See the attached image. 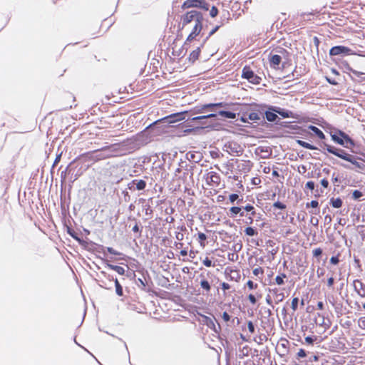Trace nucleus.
Here are the masks:
<instances>
[{
  "label": "nucleus",
  "instance_id": "nucleus-26",
  "mask_svg": "<svg viewBox=\"0 0 365 365\" xmlns=\"http://www.w3.org/2000/svg\"><path fill=\"white\" fill-rule=\"evenodd\" d=\"M180 166L181 168H183L185 169V172L183 173V175L185 176L186 175H188V173H190V178H192V175H193V168L194 166L193 165H188L187 164V163L185 161H182L181 160V162L180 163Z\"/></svg>",
  "mask_w": 365,
  "mask_h": 365
},
{
  "label": "nucleus",
  "instance_id": "nucleus-9",
  "mask_svg": "<svg viewBox=\"0 0 365 365\" xmlns=\"http://www.w3.org/2000/svg\"><path fill=\"white\" fill-rule=\"evenodd\" d=\"M188 111L191 112L192 115H205L208 113V112L213 111V109L212 108L211 103H209L197 105Z\"/></svg>",
  "mask_w": 365,
  "mask_h": 365
},
{
  "label": "nucleus",
  "instance_id": "nucleus-56",
  "mask_svg": "<svg viewBox=\"0 0 365 365\" xmlns=\"http://www.w3.org/2000/svg\"><path fill=\"white\" fill-rule=\"evenodd\" d=\"M124 275L130 280H135L136 277V274L133 270L125 271Z\"/></svg>",
  "mask_w": 365,
  "mask_h": 365
},
{
  "label": "nucleus",
  "instance_id": "nucleus-10",
  "mask_svg": "<svg viewBox=\"0 0 365 365\" xmlns=\"http://www.w3.org/2000/svg\"><path fill=\"white\" fill-rule=\"evenodd\" d=\"M350 163L352 165H354L358 170H356V172H362L365 171V164L363 162H365L361 157L357 155H351L349 160L346 161Z\"/></svg>",
  "mask_w": 365,
  "mask_h": 365
},
{
  "label": "nucleus",
  "instance_id": "nucleus-59",
  "mask_svg": "<svg viewBox=\"0 0 365 365\" xmlns=\"http://www.w3.org/2000/svg\"><path fill=\"white\" fill-rule=\"evenodd\" d=\"M323 250L322 248L318 247L312 251L313 256L314 257H320L322 255Z\"/></svg>",
  "mask_w": 365,
  "mask_h": 365
},
{
  "label": "nucleus",
  "instance_id": "nucleus-20",
  "mask_svg": "<svg viewBox=\"0 0 365 365\" xmlns=\"http://www.w3.org/2000/svg\"><path fill=\"white\" fill-rule=\"evenodd\" d=\"M203 48V46H197L196 49L193 50L189 55L187 58V61L190 63L193 64L199 58L201 48Z\"/></svg>",
  "mask_w": 365,
  "mask_h": 365
},
{
  "label": "nucleus",
  "instance_id": "nucleus-25",
  "mask_svg": "<svg viewBox=\"0 0 365 365\" xmlns=\"http://www.w3.org/2000/svg\"><path fill=\"white\" fill-rule=\"evenodd\" d=\"M307 128H308V130H309L312 132H313V133L317 137H318L320 140H324L326 138V136H325L324 133L319 128H317V126L313 125H309L307 127Z\"/></svg>",
  "mask_w": 365,
  "mask_h": 365
},
{
  "label": "nucleus",
  "instance_id": "nucleus-38",
  "mask_svg": "<svg viewBox=\"0 0 365 365\" xmlns=\"http://www.w3.org/2000/svg\"><path fill=\"white\" fill-rule=\"evenodd\" d=\"M135 189L137 190H144L146 187V182L144 180L135 179Z\"/></svg>",
  "mask_w": 365,
  "mask_h": 365
},
{
  "label": "nucleus",
  "instance_id": "nucleus-32",
  "mask_svg": "<svg viewBox=\"0 0 365 365\" xmlns=\"http://www.w3.org/2000/svg\"><path fill=\"white\" fill-rule=\"evenodd\" d=\"M329 204L334 208H340L342 207L343 200L339 197L336 198L331 197L329 200Z\"/></svg>",
  "mask_w": 365,
  "mask_h": 365
},
{
  "label": "nucleus",
  "instance_id": "nucleus-12",
  "mask_svg": "<svg viewBox=\"0 0 365 365\" xmlns=\"http://www.w3.org/2000/svg\"><path fill=\"white\" fill-rule=\"evenodd\" d=\"M101 274L110 282L113 281L115 284V293L118 296H123V289L117 278H114L112 275L107 274L105 271H101Z\"/></svg>",
  "mask_w": 365,
  "mask_h": 365
},
{
  "label": "nucleus",
  "instance_id": "nucleus-14",
  "mask_svg": "<svg viewBox=\"0 0 365 365\" xmlns=\"http://www.w3.org/2000/svg\"><path fill=\"white\" fill-rule=\"evenodd\" d=\"M347 70L351 73L350 76L353 81H355L358 83L365 81V73L354 70L349 66H347Z\"/></svg>",
  "mask_w": 365,
  "mask_h": 365
},
{
  "label": "nucleus",
  "instance_id": "nucleus-17",
  "mask_svg": "<svg viewBox=\"0 0 365 365\" xmlns=\"http://www.w3.org/2000/svg\"><path fill=\"white\" fill-rule=\"evenodd\" d=\"M281 126L289 128L291 130H293L292 132V133H294V134L304 135L305 133H309L308 130L303 129L302 128H301L300 126H299L297 125H289L288 122H287V123H283Z\"/></svg>",
  "mask_w": 365,
  "mask_h": 365
},
{
  "label": "nucleus",
  "instance_id": "nucleus-37",
  "mask_svg": "<svg viewBox=\"0 0 365 365\" xmlns=\"http://www.w3.org/2000/svg\"><path fill=\"white\" fill-rule=\"evenodd\" d=\"M242 210L240 206H232L230 208V214L229 216L232 218H235L237 217L238 213Z\"/></svg>",
  "mask_w": 365,
  "mask_h": 365
},
{
  "label": "nucleus",
  "instance_id": "nucleus-58",
  "mask_svg": "<svg viewBox=\"0 0 365 365\" xmlns=\"http://www.w3.org/2000/svg\"><path fill=\"white\" fill-rule=\"evenodd\" d=\"M209 175L211 180L214 182H217L220 180L219 175L215 172H210Z\"/></svg>",
  "mask_w": 365,
  "mask_h": 365
},
{
  "label": "nucleus",
  "instance_id": "nucleus-64",
  "mask_svg": "<svg viewBox=\"0 0 365 365\" xmlns=\"http://www.w3.org/2000/svg\"><path fill=\"white\" fill-rule=\"evenodd\" d=\"M202 264L207 267H210L213 266L212 260L208 257H206L203 259Z\"/></svg>",
  "mask_w": 365,
  "mask_h": 365
},
{
  "label": "nucleus",
  "instance_id": "nucleus-44",
  "mask_svg": "<svg viewBox=\"0 0 365 365\" xmlns=\"http://www.w3.org/2000/svg\"><path fill=\"white\" fill-rule=\"evenodd\" d=\"M75 163V160H73L71 163H69V165L66 167V170L64 171H62L61 173V178H66V173H71L72 172V166Z\"/></svg>",
  "mask_w": 365,
  "mask_h": 365
},
{
  "label": "nucleus",
  "instance_id": "nucleus-54",
  "mask_svg": "<svg viewBox=\"0 0 365 365\" xmlns=\"http://www.w3.org/2000/svg\"><path fill=\"white\" fill-rule=\"evenodd\" d=\"M306 207H312L313 209H317L319 207V202L317 200H312L309 202L306 203Z\"/></svg>",
  "mask_w": 365,
  "mask_h": 365
},
{
  "label": "nucleus",
  "instance_id": "nucleus-30",
  "mask_svg": "<svg viewBox=\"0 0 365 365\" xmlns=\"http://www.w3.org/2000/svg\"><path fill=\"white\" fill-rule=\"evenodd\" d=\"M229 201L232 204L236 202L237 205H240L244 202V200L243 197H240L237 193H232L229 195Z\"/></svg>",
  "mask_w": 365,
  "mask_h": 365
},
{
  "label": "nucleus",
  "instance_id": "nucleus-11",
  "mask_svg": "<svg viewBox=\"0 0 365 365\" xmlns=\"http://www.w3.org/2000/svg\"><path fill=\"white\" fill-rule=\"evenodd\" d=\"M277 108L275 106H268L267 109L265 110L264 115H262L263 120L266 119L267 121L272 123L273 121L278 120L277 113L274 111Z\"/></svg>",
  "mask_w": 365,
  "mask_h": 365
},
{
  "label": "nucleus",
  "instance_id": "nucleus-1",
  "mask_svg": "<svg viewBox=\"0 0 365 365\" xmlns=\"http://www.w3.org/2000/svg\"><path fill=\"white\" fill-rule=\"evenodd\" d=\"M186 118V121L182 123V128H185V133H192L196 130L203 128L215 129L216 124L211 121H207L205 115L197 114L192 115L190 111Z\"/></svg>",
  "mask_w": 365,
  "mask_h": 365
},
{
  "label": "nucleus",
  "instance_id": "nucleus-8",
  "mask_svg": "<svg viewBox=\"0 0 365 365\" xmlns=\"http://www.w3.org/2000/svg\"><path fill=\"white\" fill-rule=\"evenodd\" d=\"M224 148H225V151L232 155L240 156L242 153L241 145L234 141L225 143Z\"/></svg>",
  "mask_w": 365,
  "mask_h": 365
},
{
  "label": "nucleus",
  "instance_id": "nucleus-28",
  "mask_svg": "<svg viewBox=\"0 0 365 365\" xmlns=\"http://www.w3.org/2000/svg\"><path fill=\"white\" fill-rule=\"evenodd\" d=\"M80 245H81L84 249L90 251V250H93V248H91L90 247L91 246H97L98 247L103 250L104 249V247L101 245H98L95 242H93V241H86L83 240V243H78Z\"/></svg>",
  "mask_w": 365,
  "mask_h": 365
},
{
  "label": "nucleus",
  "instance_id": "nucleus-23",
  "mask_svg": "<svg viewBox=\"0 0 365 365\" xmlns=\"http://www.w3.org/2000/svg\"><path fill=\"white\" fill-rule=\"evenodd\" d=\"M202 0H185L181 8L182 9H187L190 8H198V5L200 4Z\"/></svg>",
  "mask_w": 365,
  "mask_h": 365
},
{
  "label": "nucleus",
  "instance_id": "nucleus-51",
  "mask_svg": "<svg viewBox=\"0 0 365 365\" xmlns=\"http://www.w3.org/2000/svg\"><path fill=\"white\" fill-rule=\"evenodd\" d=\"M272 207L274 209H278V210H285L287 208V205L284 203H283L279 200L274 202L272 205Z\"/></svg>",
  "mask_w": 365,
  "mask_h": 365
},
{
  "label": "nucleus",
  "instance_id": "nucleus-2",
  "mask_svg": "<svg viewBox=\"0 0 365 365\" xmlns=\"http://www.w3.org/2000/svg\"><path fill=\"white\" fill-rule=\"evenodd\" d=\"M188 114L189 112H187V110L171 113L152 123L146 128V129L153 128L160 124H163V126H174L173 124L177 122L182 120L186 121Z\"/></svg>",
  "mask_w": 365,
  "mask_h": 365
},
{
  "label": "nucleus",
  "instance_id": "nucleus-53",
  "mask_svg": "<svg viewBox=\"0 0 365 365\" xmlns=\"http://www.w3.org/2000/svg\"><path fill=\"white\" fill-rule=\"evenodd\" d=\"M197 239H198V241L200 243V245L204 246L205 245L204 242L207 240V235L203 232H199L197 233Z\"/></svg>",
  "mask_w": 365,
  "mask_h": 365
},
{
  "label": "nucleus",
  "instance_id": "nucleus-15",
  "mask_svg": "<svg viewBox=\"0 0 365 365\" xmlns=\"http://www.w3.org/2000/svg\"><path fill=\"white\" fill-rule=\"evenodd\" d=\"M277 113L278 115H280L282 118H297L298 115L293 113L292 111L277 106L276 110H274Z\"/></svg>",
  "mask_w": 365,
  "mask_h": 365
},
{
  "label": "nucleus",
  "instance_id": "nucleus-6",
  "mask_svg": "<svg viewBox=\"0 0 365 365\" xmlns=\"http://www.w3.org/2000/svg\"><path fill=\"white\" fill-rule=\"evenodd\" d=\"M329 54L331 58L335 56L344 57L353 54V51L347 46L338 45L332 46L329 50Z\"/></svg>",
  "mask_w": 365,
  "mask_h": 365
},
{
  "label": "nucleus",
  "instance_id": "nucleus-3",
  "mask_svg": "<svg viewBox=\"0 0 365 365\" xmlns=\"http://www.w3.org/2000/svg\"><path fill=\"white\" fill-rule=\"evenodd\" d=\"M330 135L335 143L344 148H350L356 145L355 141L341 130L336 129L335 132L330 133Z\"/></svg>",
  "mask_w": 365,
  "mask_h": 365
},
{
  "label": "nucleus",
  "instance_id": "nucleus-31",
  "mask_svg": "<svg viewBox=\"0 0 365 365\" xmlns=\"http://www.w3.org/2000/svg\"><path fill=\"white\" fill-rule=\"evenodd\" d=\"M66 232L73 240L78 243H83V239L81 238L70 227H67Z\"/></svg>",
  "mask_w": 365,
  "mask_h": 365
},
{
  "label": "nucleus",
  "instance_id": "nucleus-55",
  "mask_svg": "<svg viewBox=\"0 0 365 365\" xmlns=\"http://www.w3.org/2000/svg\"><path fill=\"white\" fill-rule=\"evenodd\" d=\"M317 339V336H307L304 338L305 343L309 345H312L314 342Z\"/></svg>",
  "mask_w": 365,
  "mask_h": 365
},
{
  "label": "nucleus",
  "instance_id": "nucleus-40",
  "mask_svg": "<svg viewBox=\"0 0 365 365\" xmlns=\"http://www.w3.org/2000/svg\"><path fill=\"white\" fill-rule=\"evenodd\" d=\"M250 120L257 122L261 120V115L257 112H250L247 114Z\"/></svg>",
  "mask_w": 365,
  "mask_h": 365
},
{
  "label": "nucleus",
  "instance_id": "nucleus-13",
  "mask_svg": "<svg viewBox=\"0 0 365 365\" xmlns=\"http://www.w3.org/2000/svg\"><path fill=\"white\" fill-rule=\"evenodd\" d=\"M202 322L206 325L208 328L212 329L215 333L219 334L221 331V327L220 324H217V326L215 325L214 320L204 314H201Z\"/></svg>",
  "mask_w": 365,
  "mask_h": 365
},
{
  "label": "nucleus",
  "instance_id": "nucleus-60",
  "mask_svg": "<svg viewBox=\"0 0 365 365\" xmlns=\"http://www.w3.org/2000/svg\"><path fill=\"white\" fill-rule=\"evenodd\" d=\"M218 12V9L215 6H212L210 11V15L212 18H215L217 16Z\"/></svg>",
  "mask_w": 365,
  "mask_h": 365
},
{
  "label": "nucleus",
  "instance_id": "nucleus-16",
  "mask_svg": "<svg viewBox=\"0 0 365 365\" xmlns=\"http://www.w3.org/2000/svg\"><path fill=\"white\" fill-rule=\"evenodd\" d=\"M354 291L361 297H365V284L359 279L353 282Z\"/></svg>",
  "mask_w": 365,
  "mask_h": 365
},
{
  "label": "nucleus",
  "instance_id": "nucleus-24",
  "mask_svg": "<svg viewBox=\"0 0 365 365\" xmlns=\"http://www.w3.org/2000/svg\"><path fill=\"white\" fill-rule=\"evenodd\" d=\"M217 113L221 117L226 118V119H236L237 114L236 113L232 112L230 110H219L217 111Z\"/></svg>",
  "mask_w": 365,
  "mask_h": 365
},
{
  "label": "nucleus",
  "instance_id": "nucleus-27",
  "mask_svg": "<svg viewBox=\"0 0 365 365\" xmlns=\"http://www.w3.org/2000/svg\"><path fill=\"white\" fill-rule=\"evenodd\" d=\"M201 280L200 284L202 289H203L207 293H209L211 290V285L207 279L205 278L202 274L200 275Z\"/></svg>",
  "mask_w": 365,
  "mask_h": 365
},
{
  "label": "nucleus",
  "instance_id": "nucleus-57",
  "mask_svg": "<svg viewBox=\"0 0 365 365\" xmlns=\"http://www.w3.org/2000/svg\"><path fill=\"white\" fill-rule=\"evenodd\" d=\"M299 298L298 297H294L292 300L291 303V308L293 309V311H296L298 309V304H299Z\"/></svg>",
  "mask_w": 365,
  "mask_h": 365
},
{
  "label": "nucleus",
  "instance_id": "nucleus-63",
  "mask_svg": "<svg viewBox=\"0 0 365 365\" xmlns=\"http://www.w3.org/2000/svg\"><path fill=\"white\" fill-rule=\"evenodd\" d=\"M325 79L329 84L332 86H336L339 84V82L335 78H333L331 77L326 76Z\"/></svg>",
  "mask_w": 365,
  "mask_h": 365
},
{
  "label": "nucleus",
  "instance_id": "nucleus-48",
  "mask_svg": "<svg viewBox=\"0 0 365 365\" xmlns=\"http://www.w3.org/2000/svg\"><path fill=\"white\" fill-rule=\"evenodd\" d=\"M240 207L247 212H250L251 215H255V207L251 204H247L245 206H240Z\"/></svg>",
  "mask_w": 365,
  "mask_h": 365
},
{
  "label": "nucleus",
  "instance_id": "nucleus-29",
  "mask_svg": "<svg viewBox=\"0 0 365 365\" xmlns=\"http://www.w3.org/2000/svg\"><path fill=\"white\" fill-rule=\"evenodd\" d=\"M275 51L277 53V55H281L284 60L288 61L290 58L291 53L285 48L282 47H277Z\"/></svg>",
  "mask_w": 365,
  "mask_h": 365
},
{
  "label": "nucleus",
  "instance_id": "nucleus-7",
  "mask_svg": "<svg viewBox=\"0 0 365 365\" xmlns=\"http://www.w3.org/2000/svg\"><path fill=\"white\" fill-rule=\"evenodd\" d=\"M202 14L196 10H191L187 11L184 15L181 16L182 26L179 25V29H183L184 27L192 21H195L198 16Z\"/></svg>",
  "mask_w": 365,
  "mask_h": 365
},
{
  "label": "nucleus",
  "instance_id": "nucleus-61",
  "mask_svg": "<svg viewBox=\"0 0 365 365\" xmlns=\"http://www.w3.org/2000/svg\"><path fill=\"white\" fill-rule=\"evenodd\" d=\"M199 9H202L205 11L209 10V4L207 3L205 0H202L200 4L198 5Z\"/></svg>",
  "mask_w": 365,
  "mask_h": 365
},
{
  "label": "nucleus",
  "instance_id": "nucleus-4",
  "mask_svg": "<svg viewBox=\"0 0 365 365\" xmlns=\"http://www.w3.org/2000/svg\"><path fill=\"white\" fill-rule=\"evenodd\" d=\"M319 145L321 148L320 150L322 153L326 154V150L327 153L332 154L345 161H347L349 157L351 155V154L348 153L345 150L331 145L324 141L319 143Z\"/></svg>",
  "mask_w": 365,
  "mask_h": 365
},
{
  "label": "nucleus",
  "instance_id": "nucleus-34",
  "mask_svg": "<svg viewBox=\"0 0 365 365\" xmlns=\"http://www.w3.org/2000/svg\"><path fill=\"white\" fill-rule=\"evenodd\" d=\"M251 349L247 346H243L242 349L239 350V354H237V357L240 359H244L245 356L249 355V351Z\"/></svg>",
  "mask_w": 365,
  "mask_h": 365
},
{
  "label": "nucleus",
  "instance_id": "nucleus-52",
  "mask_svg": "<svg viewBox=\"0 0 365 365\" xmlns=\"http://www.w3.org/2000/svg\"><path fill=\"white\" fill-rule=\"evenodd\" d=\"M105 249L110 255H122V253L119 252L118 251L114 250L113 247H104V249L103 250V252L104 255H106Z\"/></svg>",
  "mask_w": 365,
  "mask_h": 365
},
{
  "label": "nucleus",
  "instance_id": "nucleus-22",
  "mask_svg": "<svg viewBox=\"0 0 365 365\" xmlns=\"http://www.w3.org/2000/svg\"><path fill=\"white\" fill-rule=\"evenodd\" d=\"M185 158L189 161H192L194 163H198L201 160L202 156V154L197 152H188L185 155Z\"/></svg>",
  "mask_w": 365,
  "mask_h": 365
},
{
  "label": "nucleus",
  "instance_id": "nucleus-47",
  "mask_svg": "<svg viewBox=\"0 0 365 365\" xmlns=\"http://www.w3.org/2000/svg\"><path fill=\"white\" fill-rule=\"evenodd\" d=\"M276 297V303H279L284 299V295L283 292H279L277 289L272 290Z\"/></svg>",
  "mask_w": 365,
  "mask_h": 365
},
{
  "label": "nucleus",
  "instance_id": "nucleus-45",
  "mask_svg": "<svg viewBox=\"0 0 365 365\" xmlns=\"http://www.w3.org/2000/svg\"><path fill=\"white\" fill-rule=\"evenodd\" d=\"M200 34V32H199L198 31H197V28L196 29H192V31L190 33V34L187 36V41H192V40H194L196 36H197L199 34Z\"/></svg>",
  "mask_w": 365,
  "mask_h": 365
},
{
  "label": "nucleus",
  "instance_id": "nucleus-50",
  "mask_svg": "<svg viewBox=\"0 0 365 365\" xmlns=\"http://www.w3.org/2000/svg\"><path fill=\"white\" fill-rule=\"evenodd\" d=\"M364 196L363 192L359 190H354L352 192V198L354 200H360L361 197Z\"/></svg>",
  "mask_w": 365,
  "mask_h": 365
},
{
  "label": "nucleus",
  "instance_id": "nucleus-21",
  "mask_svg": "<svg viewBox=\"0 0 365 365\" xmlns=\"http://www.w3.org/2000/svg\"><path fill=\"white\" fill-rule=\"evenodd\" d=\"M282 56L281 55L273 54L269 56V64L270 66L273 68H277L279 67V64L282 63Z\"/></svg>",
  "mask_w": 365,
  "mask_h": 365
},
{
  "label": "nucleus",
  "instance_id": "nucleus-5",
  "mask_svg": "<svg viewBox=\"0 0 365 365\" xmlns=\"http://www.w3.org/2000/svg\"><path fill=\"white\" fill-rule=\"evenodd\" d=\"M241 76L255 85H259L262 81L261 77L258 76L248 66L242 68Z\"/></svg>",
  "mask_w": 365,
  "mask_h": 365
},
{
  "label": "nucleus",
  "instance_id": "nucleus-18",
  "mask_svg": "<svg viewBox=\"0 0 365 365\" xmlns=\"http://www.w3.org/2000/svg\"><path fill=\"white\" fill-rule=\"evenodd\" d=\"M101 260H103L106 263V267L109 268L110 269H112L113 271H115L118 274L120 275H124L125 272V269L120 266L112 264L108 262L107 259H105L101 257H98Z\"/></svg>",
  "mask_w": 365,
  "mask_h": 365
},
{
  "label": "nucleus",
  "instance_id": "nucleus-43",
  "mask_svg": "<svg viewBox=\"0 0 365 365\" xmlns=\"http://www.w3.org/2000/svg\"><path fill=\"white\" fill-rule=\"evenodd\" d=\"M212 108L213 111L217 110L218 108H225L228 106V103L225 102L211 103Z\"/></svg>",
  "mask_w": 365,
  "mask_h": 365
},
{
  "label": "nucleus",
  "instance_id": "nucleus-33",
  "mask_svg": "<svg viewBox=\"0 0 365 365\" xmlns=\"http://www.w3.org/2000/svg\"><path fill=\"white\" fill-rule=\"evenodd\" d=\"M296 143L300 145L301 147L304 148H306V149H308V150H317L318 148L312 145V144H310L306 141H304V140H296Z\"/></svg>",
  "mask_w": 365,
  "mask_h": 365
},
{
  "label": "nucleus",
  "instance_id": "nucleus-46",
  "mask_svg": "<svg viewBox=\"0 0 365 365\" xmlns=\"http://www.w3.org/2000/svg\"><path fill=\"white\" fill-rule=\"evenodd\" d=\"M217 111L218 110L211 111V112H208V113H207V114H205V116H206L207 121H211L212 123H213L212 120L216 119L217 117L219 115V114L217 113Z\"/></svg>",
  "mask_w": 365,
  "mask_h": 365
},
{
  "label": "nucleus",
  "instance_id": "nucleus-36",
  "mask_svg": "<svg viewBox=\"0 0 365 365\" xmlns=\"http://www.w3.org/2000/svg\"><path fill=\"white\" fill-rule=\"evenodd\" d=\"M203 20H204V19H203L202 14L200 16H198V18H197V19L195 21V26H194L193 29L197 28V31H198L199 32H201V31L202 29Z\"/></svg>",
  "mask_w": 365,
  "mask_h": 365
},
{
  "label": "nucleus",
  "instance_id": "nucleus-19",
  "mask_svg": "<svg viewBox=\"0 0 365 365\" xmlns=\"http://www.w3.org/2000/svg\"><path fill=\"white\" fill-rule=\"evenodd\" d=\"M115 147H116V145H107V146L103 147L102 148H101L100 150H98L97 151L105 153L103 154V155L102 156V158H109V157H111L113 155V153L115 150Z\"/></svg>",
  "mask_w": 365,
  "mask_h": 365
},
{
  "label": "nucleus",
  "instance_id": "nucleus-41",
  "mask_svg": "<svg viewBox=\"0 0 365 365\" xmlns=\"http://www.w3.org/2000/svg\"><path fill=\"white\" fill-rule=\"evenodd\" d=\"M220 28V25L215 26L208 34V35L205 37V38L203 40L201 46H204L205 43L207 42V41L214 34H215L218 29Z\"/></svg>",
  "mask_w": 365,
  "mask_h": 365
},
{
  "label": "nucleus",
  "instance_id": "nucleus-35",
  "mask_svg": "<svg viewBox=\"0 0 365 365\" xmlns=\"http://www.w3.org/2000/svg\"><path fill=\"white\" fill-rule=\"evenodd\" d=\"M317 316L322 317V319L319 321V320H317V318H315L314 322H315L316 324H317L319 326L324 327L325 329L329 328V325H330L329 320L328 321V323H327L325 322L324 317L321 316V314L319 313H317Z\"/></svg>",
  "mask_w": 365,
  "mask_h": 365
},
{
  "label": "nucleus",
  "instance_id": "nucleus-42",
  "mask_svg": "<svg viewBox=\"0 0 365 365\" xmlns=\"http://www.w3.org/2000/svg\"><path fill=\"white\" fill-rule=\"evenodd\" d=\"M287 278V275L284 273H281L276 276L275 282L277 285L284 284V279Z\"/></svg>",
  "mask_w": 365,
  "mask_h": 365
},
{
  "label": "nucleus",
  "instance_id": "nucleus-49",
  "mask_svg": "<svg viewBox=\"0 0 365 365\" xmlns=\"http://www.w3.org/2000/svg\"><path fill=\"white\" fill-rule=\"evenodd\" d=\"M135 284L139 287L141 289L143 290H145V287L147 285V283L145 280H143V279L141 278H138L137 279H135Z\"/></svg>",
  "mask_w": 365,
  "mask_h": 365
},
{
  "label": "nucleus",
  "instance_id": "nucleus-39",
  "mask_svg": "<svg viewBox=\"0 0 365 365\" xmlns=\"http://www.w3.org/2000/svg\"><path fill=\"white\" fill-rule=\"evenodd\" d=\"M244 232L246 235L250 237L256 236L258 234L257 229L253 227H246Z\"/></svg>",
  "mask_w": 365,
  "mask_h": 365
},
{
  "label": "nucleus",
  "instance_id": "nucleus-62",
  "mask_svg": "<svg viewBox=\"0 0 365 365\" xmlns=\"http://www.w3.org/2000/svg\"><path fill=\"white\" fill-rule=\"evenodd\" d=\"M339 262V254L337 255L332 256L330 258V263L333 265H336Z\"/></svg>",
  "mask_w": 365,
  "mask_h": 365
}]
</instances>
